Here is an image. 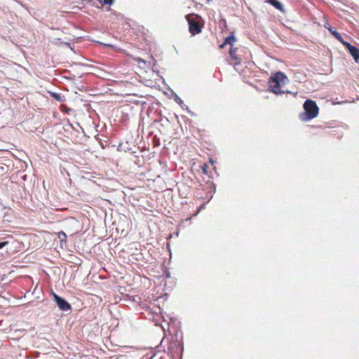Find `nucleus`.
Masks as SVG:
<instances>
[{
  "instance_id": "obj_1",
  "label": "nucleus",
  "mask_w": 359,
  "mask_h": 359,
  "mask_svg": "<svg viewBox=\"0 0 359 359\" xmlns=\"http://www.w3.org/2000/svg\"><path fill=\"white\" fill-rule=\"evenodd\" d=\"M304 112L299 114V118L303 121H309L318 114L319 109L316 102L311 100H306L304 104Z\"/></svg>"
},
{
  "instance_id": "obj_2",
  "label": "nucleus",
  "mask_w": 359,
  "mask_h": 359,
  "mask_svg": "<svg viewBox=\"0 0 359 359\" xmlns=\"http://www.w3.org/2000/svg\"><path fill=\"white\" fill-rule=\"evenodd\" d=\"M285 80H287V76L281 72H276L269 79V88L275 94H282L284 91L280 90V88L285 84Z\"/></svg>"
},
{
  "instance_id": "obj_3",
  "label": "nucleus",
  "mask_w": 359,
  "mask_h": 359,
  "mask_svg": "<svg viewBox=\"0 0 359 359\" xmlns=\"http://www.w3.org/2000/svg\"><path fill=\"white\" fill-rule=\"evenodd\" d=\"M186 18L189 23V31L192 36H195L196 34L201 32L202 25L198 21L196 20L193 17H190L189 15H187Z\"/></svg>"
},
{
  "instance_id": "obj_4",
  "label": "nucleus",
  "mask_w": 359,
  "mask_h": 359,
  "mask_svg": "<svg viewBox=\"0 0 359 359\" xmlns=\"http://www.w3.org/2000/svg\"><path fill=\"white\" fill-rule=\"evenodd\" d=\"M168 350L172 356L182 353L183 351V343L182 340L176 339L171 341L168 345Z\"/></svg>"
},
{
  "instance_id": "obj_5",
  "label": "nucleus",
  "mask_w": 359,
  "mask_h": 359,
  "mask_svg": "<svg viewBox=\"0 0 359 359\" xmlns=\"http://www.w3.org/2000/svg\"><path fill=\"white\" fill-rule=\"evenodd\" d=\"M53 298L55 302L57 304V306H58L59 309L62 311H68L70 312L72 311V306L71 304L66 301L64 298L60 297L55 293H53Z\"/></svg>"
},
{
  "instance_id": "obj_6",
  "label": "nucleus",
  "mask_w": 359,
  "mask_h": 359,
  "mask_svg": "<svg viewBox=\"0 0 359 359\" xmlns=\"http://www.w3.org/2000/svg\"><path fill=\"white\" fill-rule=\"evenodd\" d=\"M344 46L347 48V50H348V52L351 55V56L353 57L355 62L356 63H358L359 62V49L357 47L352 46L348 42L344 43Z\"/></svg>"
},
{
  "instance_id": "obj_7",
  "label": "nucleus",
  "mask_w": 359,
  "mask_h": 359,
  "mask_svg": "<svg viewBox=\"0 0 359 359\" xmlns=\"http://www.w3.org/2000/svg\"><path fill=\"white\" fill-rule=\"evenodd\" d=\"M236 50L237 48H233L231 47L229 54L231 59L235 61V65H240L241 62V58L236 54Z\"/></svg>"
},
{
  "instance_id": "obj_8",
  "label": "nucleus",
  "mask_w": 359,
  "mask_h": 359,
  "mask_svg": "<svg viewBox=\"0 0 359 359\" xmlns=\"http://www.w3.org/2000/svg\"><path fill=\"white\" fill-rule=\"evenodd\" d=\"M267 3L272 5L273 7H275L276 9L279 10L280 11L285 13L284 7L283 4L278 0H266Z\"/></svg>"
},
{
  "instance_id": "obj_9",
  "label": "nucleus",
  "mask_w": 359,
  "mask_h": 359,
  "mask_svg": "<svg viewBox=\"0 0 359 359\" xmlns=\"http://www.w3.org/2000/svg\"><path fill=\"white\" fill-rule=\"evenodd\" d=\"M329 31L332 34V36H334L343 45H344V43H347V41H345L344 40L343 37L341 36V35L336 30H333L332 28H330Z\"/></svg>"
},
{
  "instance_id": "obj_10",
  "label": "nucleus",
  "mask_w": 359,
  "mask_h": 359,
  "mask_svg": "<svg viewBox=\"0 0 359 359\" xmlns=\"http://www.w3.org/2000/svg\"><path fill=\"white\" fill-rule=\"evenodd\" d=\"M236 41V39L233 34H231L229 36H228L227 37H226V39L224 40L225 43L231 45V47L233 46V43L235 42Z\"/></svg>"
},
{
  "instance_id": "obj_11",
  "label": "nucleus",
  "mask_w": 359,
  "mask_h": 359,
  "mask_svg": "<svg viewBox=\"0 0 359 359\" xmlns=\"http://www.w3.org/2000/svg\"><path fill=\"white\" fill-rule=\"evenodd\" d=\"M51 97L54 98L55 100L58 102H62L63 101V97L57 93H50Z\"/></svg>"
},
{
  "instance_id": "obj_12",
  "label": "nucleus",
  "mask_w": 359,
  "mask_h": 359,
  "mask_svg": "<svg viewBox=\"0 0 359 359\" xmlns=\"http://www.w3.org/2000/svg\"><path fill=\"white\" fill-rule=\"evenodd\" d=\"M57 235L58 238H60L61 243L66 242L67 235L64 231H61L58 232Z\"/></svg>"
},
{
  "instance_id": "obj_13",
  "label": "nucleus",
  "mask_w": 359,
  "mask_h": 359,
  "mask_svg": "<svg viewBox=\"0 0 359 359\" xmlns=\"http://www.w3.org/2000/svg\"><path fill=\"white\" fill-rule=\"evenodd\" d=\"M175 101L180 104L182 107H183L182 104H184L183 100L176 94H175Z\"/></svg>"
},
{
  "instance_id": "obj_14",
  "label": "nucleus",
  "mask_w": 359,
  "mask_h": 359,
  "mask_svg": "<svg viewBox=\"0 0 359 359\" xmlns=\"http://www.w3.org/2000/svg\"><path fill=\"white\" fill-rule=\"evenodd\" d=\"M201 169L204 174H208V166L206 165H203Z\"/></svg>"
},
{
  "instance_id": "obj_15",
  "label": "nucleus",
  "mask_w": 359,
  "mask_h": 359,
  "mask_svg": "<svg viewBox=\"0 0 359 359\" xmlns=\"http://www.w3.org/2000/svg\"><path fill=\"white\" fill-rule=\"evenodd\" d=\"M114 0H103V3L104 4L111 5L113 4Z\"/></svg>"
},
{
  "instance_id": "obj_16",
  "label": "nucleus",
  "mask_w": 359,
  "mask_h": 359,
  "mask_svg": "<svg viewBox=\"0 0 359 359\" xmlns=\"http://www.w3.org/2000/svg\"><path fill=\"white\" fill-rule=\"evenodd\" d=\"M8 243V241H2V242H0V249L3 248L4 247H5L6 245H7Z\"/></svg>"
},
{
  "instance_id": "obj_17",
  "label": "nucleus",
  "mask_w": 359,
  "mask_h": 359,
  "mask_svg": "<svg viewBox=\"0 0 359 359\" xmlns=\"http://www.w3.org/2000/svg\"><path fill=\"white\" fill-rule=\"evenodd\" d=\"M226 44H227V43H225V41H224L222 44H221V45L219 46V48H224V46H225Z\"/></svg>"
},
{
  "instance_id": "obj_18",
  "label": "nucleus",
  "mask_w": 359,
  "mask_h": 359,
  "mask_svg": "<svg viewBox=\"0 0 359 359\" xmlns=\"http://www.w3.org/2000/svg\"><path fill=\"white\" fill-rule=\"evenodd\" d=\"M141 62H144V63L145 62H144V60H142V59H139V62H139V63H140Z\"/></svg>"
},
{
  "instance_id": "obj_19",
  "label": "nucleus",
  "mask_w": 359,
  "mask_h": 359,
  "mask_svg": "<svg viewBox=\"0 0 359 359\" xmlns=\"http://www.w3.org/2000/svg\"><path fill=\"white\" fill-rule=\"evenodd\" d=\"M200 209H201V208H199V209L197 210V212L195 213V215H196L199 212Z\"/></svg>"
},
{
  "instance_id": "obj_20",
  "label": "nucleus",
  "mask_w": 359,
  "mask_h": 359,
  "mask_svg": "<svg viewBox=\"0 0 359 359\" xmlns=\"http://www.w3.org/2000/svg\"><path fill=\"white\" fill-rule=\"evenodd\" d=\"M135 297H133V301H136V300H135Z\"/></svg>"
}]
</instances>
